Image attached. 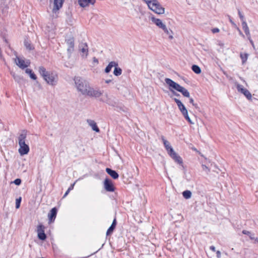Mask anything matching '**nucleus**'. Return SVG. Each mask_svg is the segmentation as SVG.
I'll use <instances>...</instances> for the list:
<instances>
[{"mask_svg": "<svg viewBox=\"0 0 258 258\" xmlns=\"http://www.w3.org/2000/svg\"><path fill=\"white\" fill-rule=\"evenodd\" d=\"M87 122L89 126L91 127L92 130L95 131L97 133H99L100 132V130L97 126V124L94 120L91 119H87Z\"/></svg>", "mask_w": 258, "mask_h": 258, "instance_id": "16", "label": "nucleus"}, {"mask_svg": "<svg viewBox=\"0 0 258 258\" xmlns=\"http://www.w3.org/2000/svg\"><path fill=\"white\" fill-rule=\"evenodd\" d=\"M25 73L26 74L29 75V76H30L31 75V74H32L33 73V72H32V70L29 69H27L25 70Z\"/></svg>", "mask_w": 258, "mask_h": 258, "instance_id": "37", "label": "nucleus"}, {"mask_svg": "<svg viewBox=\"0 0 258 258\" xmlns=\"http://www.w3.org/2000/svg\"><path fill=\"white\" fill-rule=\"evenodd\" d=\"M11 75H12L13 78L16 82H17L18 83L21 82V80H22V77H21L20 76H19L18 75H16L14 73H11Z\"/></svg>", "mask_w": 258, "mask_h": 258, "instance_id": "30", "label": "nucleus"}, {"mask_svg": "<svg viewBox=\"0 0 258 258\" xmlns=\"http://www.w3.org/2000/svg\"><path fill=\"white\" fill-rule=\"evenodd\" d=\"M180 92L184 97H189L190 95L189 92L187 91V89L184 88V87H182L180 89V91H179Z\"/></svg>", "mask_w": 258, "mask_h": 258, "instance_id": "25", "label": "nucleus"}, {"mask_svg": "<svg viewBox=\"0 0 258 258\" xmlns=\"http://www.w3.org/2000/svg\"><path fill=\"white\" fill-rule=\"evenodd\" d=\"M27 134L25 131H23L18 137V143L19 149V153L21 155L27 154L30 150L29 146L26 144Z\"/></svg>", "mask_w": 258, "mask_h": 258, "instance_id": "4", "label": "nucleus"}, {"mask_svg": "<svg viewBox=\"0 0 258 258\" xmlns=\"http://www.w3.org/2000/svg\"><path fill=\"white\" fill-rule=\"evenodd\" d=\"M161 139L169 156L177 164L182 165L183 161L181 157L174 151L169 142L163 136L161 137Z\"/></svg>", "mask_w": 258, "mask_h": 258, "instance_id": "3", "label": "nucleus"}, {"mask_svg": "<svg viewBox=\"0 0 258 258\" xmlns=\"http://www.w3.org/2000/svg\"><path fill=\"white\" fill-rule=\"evenodd\" d=\"M183 197L186 199H188L191 197V192L190 191L186 190L182 192Z\"/></svg>", "mask_w": 258, "mask_h": 258, "instance_id": "27", "label": "nucleus"}, {"mask_svg": "<svg viewBox=\"0 0 258 258\" xmlns=\"http://www.w3.org/2000/svg\"><path fill=\"white\" fill-rule=\"evenodd\" d=\"M210 248L211 250H212L213 251H216L215 247L214 246H211Z\"/></svg>", "mask_w": 258, "mask_h": 258, "instance_id": "52", "label": "nucleus"}, {"mask_svg": "<svg viewBox=\"0 0 258 258\" xmlns=\"http://www.w3.org/2000/svg\"><path fill=\"white\" fill-rule=\"evenodd\" d=\"M25 73L26 74L29 75V76H30L31 75V74H32L33 73V72H32V70L29 69H27L25 70Z\"/></svg>", "mask_w": 258, "mask_h": 258, "instance_id": "39", "label": "nucleus"}, {"mask_svg": "<svg viewBox=\"0 0 258 258\" xmlns=\"http://www.w3.org/2000/svg\"><path fill=\"white\" fill-rule=\"evenodd\" d=\"M122 73V70L120 68L117 67V66L115 67L113 74L116 76H120Z\"/></svg>", "mask_w": 258, "mask_h": 258, "instance_id": "28", "label": "nucleus"}, {"mask_svg": "<svg viewBox=\"0 0 258 258\" xmlns=\"http://www.w3.org/2000/svg\"><path fill=\"white\" fill-rule=\"evenodd\" d=\"M94 61H96V62H98L97 59H96L95 58H94Z\"/></svg>", "mask_w": 258, "mask_h": 258, "instance_id": "59", "label": "nucleus"}, {"mask_svg": "<svg viewBox=\"0 0 258 258\" xmlns=\"http://www.w3.org/2000/svg\"><path fill=\"white\" fill-rule=\"evenodd\" d=\"M237 30H238V31L239 32V35L240 36H241L242 37H244V35H243V34L242 33L241 30L238 28H237Z\"/></svg>", "mask_w": 258, "mask_h": 258, "instance_id": "46", "label": "nucleus"}, {"mask_svg": "<svg viewBox=\"0 0 258 258\" xmlns=\"http://www.w3.org/2000/svg\"><path fill=\"white\" fill-rule=\"evenodd\" d=\"M184 118L190 124H194V122L191 120L188 115H186Z\"/></svg>", "mask_w": 258, "mask_h": 258, "instance_id": "35", "label": "nucleus"}, {"mask_svg": "<svg viewBox=\"0 0 258 258\" xmlns=\"http://www.w3.org/2000/svg\"><path fill=\"white\" fill-rule=\"evenodd\" d=\"M38 71L40 75L47 84L52 86L56 85L57 81V75L55 73L47 71L43 67H40Z\"/></svg>", "mask_w": 258, "mask_h": 258, "instance_id": "2", "label": "nucleus"}, {"mask_svg": "<svg viewBox=\"0 0 258 258\" xmlns=\"http://www.w3.org/2000/svg\"><path fill=\"white\" fill-rule=\"evenodd\" d=\"M173 100L177 104L178 107L180 111L181 112L182 111L186 110V108H185V106L183 104V103L179 100V99L177 98H174Z\"/></svg>", "mask_w": 258, "mask_h": 258, "instance_id": "20", "label": "nucleus"}, {"mask_svg": "<svg viewBox=\"0 0 258 258\" xmlns=\"http://www.w3.org/2000/svg\"><path fill=\"white\" fill-rule=\"evenodd\" d=\"M21 183V180L20 178H16L14 181H12L11 183H15L17 185H19Z\"/></svg>", "mask_w": 258, "mask_h": 258, "instance_id": "33", "label": "nucleus"}, {"mask_svg": "<svg viewBox=\"0 0 258 258\" xmlns=\"http://www.w3.org/2000/svg\"><path fill=\"white\" fill-rule=\"evenodd\" d=\"M25 46L28 50H32L33 49V46L28 41L24 42Z\"/></svg>", "mask_w": 258, "mask_h": 258, "instance_id": "31", "label": "nucleus"}, {"mask_svg": "<svg viewBox=\"0 0 258 258\" xmlns=\"http://www.w3.org/2000/svg\"><path fill=\"white\" fill-rule=\"evenodd\" d=\"M106 171L111 177H118V174L115 170L107 168H106Z\"/></svg>", "mask_w": 258, "mask_h": 258, "instance_id": "22", "label": "nucleus"}, {"mask_svg": "<svg viewBox=\"0 0 258 258\" xmlns=\"http://www.w3.org/2000/svg\"><path fill=\"white\" fill-rule=\"evenodd\" d=\"M148 5V8L157 14L164 13L165 9L162 7L157 0H143Z\"/></svg>", "mask_w": 258, "mask_h": 258, "instance_id": "5", "label": "nucleus"}, {"mask_svg": "<svg viewBox=\"0 0 258 258\" xmlns=\"http://www.w3.org/2000/svg\"><path fill=\"white\" fill-rule=\"evenodd\" d=\"M166 83L169 86V89L171 88L172 90H175L177 91H179L182 86L178 83L175 82L169 78H166L165 79Z\"/></svg>", "mask_w": 258, "mask_h": 258, "instance_id": "9", "label": "nucleus"}, {"mask_svg": "<svg viewBox=\"0 0 258 258\" xmlns=\"http://www.w3.org/2000/svg\"><path fill=\"white\" fill-rule=\"evenodd\" d=\"M104 187L105 189L108 191H113L114 190V188L112 182L108 178H106L104 181Z\"/></svg>", "mask_w": 258, "mask_h": 258, "instance_id": "15", "label": "nucleus"}, {"mask_svg": "<svg viewBox=\"0 0 258 258\" xmlns=\"http://www.w3.org/2000/svg\"><path fill=\"white\" fill-rule=\"evenodd\" d=\"M255 241L258 243V238H255Z\"/></svg>", "mask_w": 258, "mask_h": 258, "instance_id": "58", "label": "nucleus"}, {"mask_svg": "<svg viewBox=\"0 0 258 258\" xmlns=\"http://www.w3.org/2000/svg\"><path fill=\"white\" fill-rule=\"evenodd\" d=\"M79 49L82 52V56L83 57H87L88 52L87 44L86 43H82L79 45Z\"/></svg>", "mask_w": 258, "mask_h": 258, "instance_id": "14", "label": "nucleus"}, {"mask_svg": "<svg viewBox=\"0 0 258 258\" xmlns=\"http://www.w3.org/2000/svg\"><path fill=\"white\" fill-rule=\"evenodd\" d=\"M238 13L239 18L241 21V22H242L243 21H245V20L244 19V16L242 14V13H241V12L239 10H238Z\"/></svg>", "mask_w": 258, "mask_h": 258, "instance_id": "34", "label": "nucleus"}, {"mask_svg": "<svg viewBox=\"0 0 258 258\" xmlns=\"http://www.w3.org/2000/svg\"><path fill=\"white\" fill-rule=\"evenodd\" d=\"M235 85L238 92H240V93H242V94H243L248 100H251V98H252L251 94L250 92L247 89L244 88V87L242 85H241L236 82L235 83Z\"/></svg>", "mask_w": 258, "mask_h": 258, "instance_id": "7", "label": "nucleus"}, {"mask_svg": "<svg viewBox=\"0 0 258 258\" xmlns=\"http://www.w3.org/2000/svg\"><path fill=\"white\" fill-rule=\"evenodd\" d=\"M196 109H199V106L198 105V104L197 103H194L193 105H192Z\"/></svg>", "mask_w": 258, "mask_h": 258, "instance_id": "55", "label": "nucleus"}, {"mask_svg": "<svg viewBox=\"0 0 258 258\" xmlns=\"http://www.w3.org/2000/svg\"><path fill=\"white\" fill-rule=\"evenodd\" d=\"M116 219H114V220L113 221V222H112L111 225L110 226V227L109 228V229L107 231V232H106L107 235H110L113 232V231L114 230V229L116 226Z\"/></svg>", "mask_w": 258, "mask_h": 258, "instance_id": "23", "label": "nucleus"}, {"mask_svg": "<svg viewBox=\"0 0 258 258\" xmlns=\"http://www.w3.org/2000/svg\"><path fill=\"white\" fill-rule=\"evenodd\" d=\"M111 80H107L105 81V83H107V84H108L110 82H111Z\"/></svg>", "mask_w": 258, "mask_h": 258, "instance_id": "56", "label": "nucleus"}, {"mask_svg": "<svg viewBox=\"0 0 258 258\" xmlns=\"http://www.w3.org/2000/svg\"><path fill=\"white\" fill-rule=\"evenodd\" d=\"M240 79H241V80H242V81H243V82H244V80H243L241 78H240Z\"/></svg>", "mask_w": 258, "mask_h": 258, "instance_id": "60", "label": "nucleus"}, {"mask_svg": "<svg viewBox=\"0 0 258 258\" xmlns=\"http://www.w3.org/2000/svg\"><path fill=\"white\" fill-rule=\"evenodd\" d=\"M219 29L218 28H215L214 29H213L212 30V32L213 33H218L219 32Z\"/></svg>", "mask_w": 258, "mask_h": 258, "instance_id": "42", "label": "nucleus"}, {"mask_svg": "<svg viewBox=\"0 0 258 258\" xmlns=\"http://www.w3.org/2000/svg\"><path fill=\"white\" fill-rule=\"evenodd\" d=\"M242 233L243 234H245V235H249L250 234H251V232L248 231H247V230H243L242 231Z\"/></svg>", "mask_w": 258, "mask_h": 258, "instance_id": "41", "label": "nucleus"}, {"mask_svg": "<svg viewBox=\"0 0 258 258\" xmlns=\"http://www.w3.org/2000/svg\"><path fill=\"white\" fill-rule=\"evenodd\" d=\"M38 237L39 239L44 240L46 239V236L44 233V227L42 225H39L37 226V229Z\"/></svg>", "mask_w": 258, "mask_h": 258, "instance_id": "11", "label": "nucleus"}, {"mask_svg": "<svg viewBox=\"0 0 258 258\" xmlns=\"http://www.w3.org/2000/svg\"><path fill=\"white\" fill-rule=\"evenodd\" d=\"M202 168L204 170H205V171L208 170V167L205 165H203Z\"/></svg>", "mask_w": 258, "mask_h": 258, "instance_id": "51", "label": "nucleus"}, {"mask_svg": "<svg viewBox=\"0 0 258 258\" xmlns=\"http://www.w3.org/2000/svg\"><path fill=\"white\" fill-rule=\"evenodd\" d=\"M151 20L159 28L162 29L166 34L169 35V38L170 39H172L173 38V36L172 35H170V33H172V31L170 29H168L166 25L164 24L160 19L152 17H151Z\"/></svg>", "mask_w": 258, "mask_h": 258, "instance_id": "6", "label": "nucleus"}, {"mask_svg": "<svg viewBox=\"0 0 258 258\" xmlns=\"http://www.w3.org/2000/svg\"><path fill=\"white\" fill-rule=\"evenodd\" d=\"M220 45L221 46H223V44H220Z\"/></svg>", "mask_w": 258, "mask_h": 258, "instance_id": "61", "label": "nucleus"}, {"mask_svg": "<svg viewBox=\"0 0 258 258\" xmlns=\"http://www.w3.org/2000/svg\"><path fill=\"white\" fill-rule=\"evenodd\" d=\"M249 238H250V239H251V240H253V239H254V240H255V237H254V234H252V233H251V234L249 235Z\"/></svg>", "mask_w": 258, "mask_h": 258, "instance_id": "47", "label": "nucleus"}, {"mask_svg": "<svg viewBox=\"0 0 258 258\" xmlns=\"http://www.w3.org/2000/svg\"><path fill=\"white\" fill-rule=\"evenodd\" d=\"M67 44L68 46V51L70 53H72L74 50V41L73 38L69 39L67 40Z\"/></svg>", "mask_w": 258, "mask_h": 258, "instance_id": "17", "label": "nucleus"}, {"mask_svg": "<svg viewBox=\"0 0 258 258\" xmlns=\"http://www.w3.org/2000/svg\"><path fill=\"white\" fill-rule=\"evenodd\" d=\"M180 92L184 97H189L190 95L189 92L187 91V89L184 88V87H182L180 89V91H179Z\"/></svg>", "mask_w": 258, "mask_h": 258, "instance_id": "24", "label": "nucleus"}, {"mask_svg": "<svg viewBox=\"0 0 258 258\" xmlns=\"http://www.w3.org/2000/svg\"><path fill=\"white\" fill-rule=\"evenodd\" d=\"M25 73L26 74L29 75V76H30L31 75V74H32L33 73V72H32V70L29 69H27L25 70Z\"/></svg>", "mask_w": 258, "mask_h": 258, "instance_id": "38", "label": "nucleus"}, {"mask_svg": "<svg viewBox=\"0 0 258 258\" xmlns=\"http://www.w3.org/2000/svg\"><path fill=\"white\" fill-rule=\"evenodd\" d=\"M75 183H76V182H75L74 183L70 185V187H69V188H68V189H69V190H72L73 189L74 186V185H75Z\"/></svg>", "mask_w": 258, "mask_h": 258, "instance_id": "45", "label": "nucleus"}, {"mask_svg": "<svg viewBox=\"0 0 258 258\" xmlns=\"http://www.w3.org/2000/svg\"><path fill=\"white\" fill-rule=\"evenodd\" d=\"M50 27H51L52 29H53V28L54 26H53V24H51V23L50 24Z\"/></svg>", "mask_w": 258, "mask_h": 258, "instance_id": "57", "label": "nucleus"}, {"mask_svg": "<svg viewBox=\"0 0 258 258\" xmlns=\"http://www.w3.org/2000/svg\"><path fill=\"white\" fill-rule=\"evenodd\" d=\"M76 87L78 91L85 96L98 98L101 96L103 93L99 89H94L89 86V83L85 80L79 77L74 78Z\"/></svg>", "mask_w": 258, "mask_h": 258, "instance_id": "1", "label": "nucleus"}, {"mask_svg": "<svg viewBox=\"0 0 258 258\" xmlns=\"http://www.w3.org/2000/svg\"><path fill=\"white\" fill-rule=\"evenodd\" d=\"M240 56V58L242 60V63H244L247 59L248 56V54L246 53H241Z\"/></svg>", "mask_w": 258, "mask_h": 258, "instance_id": "29", "label": "nucleus"}, {"mask_svg": "<svg viewBox=\"0 0 258 258\" xmlns=\"http://www.w3.org/2000/svg\"><path fill=\"white\" fill-rule=\"evenodd\" d=\"M229 21L230 23L234 26H236V25L235 24V23L231 19L230 17H229Z\"/></svg>", "mask_w": 258, "mask_h": 258, "instance_id": "49", "label": "nucleus"}, {"mask_svg": "<svg viewBox=\"0 0 258 258\" xmlns=\"http://www.w3.org/2000/svg\"><path fill=\"white\" fill-rule=\"evenodd\" d=\"M71 190H69V189H68L67 191L66 192V193L64 194V196H63V198L66 197L68 194L70 192Z\"/></svg>", "mask_w": 258, "mask_h": 258, "instance_id": "54", "label": "nucleus"}, {"mask_svg": "<svg viewBox=\"0 0 258 258\" xmlns=\"http://www.w3.org/2000/svg\"><path fill=\"white\" fill-rule=\"evenodd\" d=\"M242 29H243L247 38H249L250 35V31L249 28L247 26V24L246 21H243L242 22Z\"/></svg>", "mask_w": 258, "mask_h": 258, "instance_id": "19", "label": "nucleus"}, {"mask_svg": "<svg viewBox=\"0 0 258 258\" xmlns=\"http://www.w3.org/2000/svg\"><path fill=\"white\" fill-rule=\"evenodd\" d=\"M30 77L32 79L34 80H36V79H37L36 76L33 72L32 74H31V75H30Z\"/></svg>", "mask_w": 258, "mask_h": 258, "instance_id": "36", "label": "nucleus"}, {"mask_svg": "<svg viewBox=\"0 0 258 258\" xmlns=\"http://www.w3.org/2000/svg\"><path fill=\"white\" fill-rule=\"evenodd\" d=\"M216 253H217V256L218 258H220L221 257V252H220V251L218 250V251H217Z\"/></svg>", "mask_w": 258, "mask_h": 258, "instance_id": "48", "label": "nucleus"}, {"mask_svg": "<svg viewBox=\"0 0 258 258\" xmlns=\"http://www.w3.org/2000/svg\"><path fill=\"white\" fill-rule=\"evenodd\" d=\"M170 91L173 93V94L176 96H179L180 95L176 92H175L173 90H172L171 88H170Z\"/></svg>", "mask_w": 258, "mask_h": 258, "instance_id": "43", "label": "nucleus"}, {"mask_svg": "<svg viewBox=\"0 0 258 258\" xmlns=\"http://www.w3.org/2000/svg\"><path fill=\"white\" fill-rule=\"evenodd\" d=\"M166 83L169 86V89L171 88L172 90H175L177 91H179L182 86L178 83L175 82L169 78H166L165 79Z\"/></svg>", "mask_w": 258, "mask_h": 258, "instance_id": "8", "label": "nucleus"}, {"mask_svg": "<svg viewBox=\"0 0 258 258\" xmlns=\"http://www.w3.org/2000/svg\"><path fill=\"white\" fill-rule=\"evenodd\" d=\"M181 113L184 117H185L186 115H188V112H187V109L182 111Z\"/></svg>", "mask_w": 258, "mask_h": 258, "instance_id": "44", "label": "nucleus"}, {"mask_svg": "<svg viewBox=\"0 0 258 258\" xmlns=\"http://www.w3.org/2000/svg\"><path fill=\"white\" fill-rule=\"evenodd\" d=\"M96 0H78V4L80 7L85 8L89 6L90 5H94Z\"/></svg>", "mask_w": 258, "mask_h": 258, "instance_id": "13", "label": "nucleus"}, {"mask_svg": "<svg viewBox=\"0 0 258 258\" xmlns=\"http://www.w3.org/2000/svg\"><path fill=\"white\" fill-rule=\"evenodd\" d=\"M21 202V197H19L18 199H17L16 200V209H19L20 206V204Z\"/></svg>", "mask_w": 258, "mask_h": 258, "instance_id": "32", "label": "nucleus"}, {"mask_svg": "<svg viewBox=\"0 0 258 258\" xmlns=\"http://www.w3.org/2000/svg\"><path fill=\"white\" fill-rule=\"evenodd\" d=\"M189 103H191L192 105H193L195 103L194 100L192 98H189Z\"/></svg>", "mask_w": 258, "mask_h": 258, "instance_id": "50", "label": "nucleus"}, {"mask_svg": "<svg viewBox=\"0 0 258 258\" xmlns=\"http://www.w3.org/2000/svg\"><path fill=\"white\" fill-rule=\"evenodd\" d=\"M118 64L117 62L115 61H111L109 63L108 66L106 67V68L105 69V72L106 73H108L110 72L111 69L113 67L117 66Z\"/></svg>", "mask_w": 258, "mask_h": 258, "instance_id": "21", "label": "nucleus"}, {"mask_svg": "<svg viewBox=\"0 0 258 258\" xmlns=\"http://www.w3.org/2000/svg\"><path fill=\"white\" fill-rule=\"evenodd\" d=\"M191 69L197 74H199L201 73V68L197 65L194 64L191 67Z\"/></svg>", "mask_w": 258, "mask_h": 258, "instance_id": "26", "label": "nucleus"}, {"mask_svg": "<svg viewBox=\"0 0 258 258\" xmlns=\"http://www.w3.org/2000/svg\"><path fill=\"white\" fill-rule=\"evenodd\" d=\"M71 190H69V189H68L67 191L66 192V193L64 194V196H63V198L66 197L68 194L70 192Z\"/></svg>", "mask_w": 258, "mask_h": 258, "instance_id": "53", "label": "nucleus"}, {"mask_svg": "<svg viewBox=\"0 0 258 258\" xmlns=\"http://www.w3.org/2000/svg\"><path fill=\"white\" fill-rule=\"evenodd\" d=\"M247 39L249 41V42H250V44H251V45L252 46L253 48H255V46H254L253 41H252V40L251 38V36H250L249 38H247Z\"/></svg>", "mask_w": 258, "mask_h": 258, "instance_id": "40", "label": "nucleus"}, {"mask_svg": "<svg viewBox=\"0 0 258 258\" xmlns=\"http://www.w3.org/2000/svg\"><path fill=\"white\" fill-rule=\"evenodd\" d=\"M64 0H54L53 8L52 9L53 14H56L58 10L62 7Z\"/></svg>", "mask_w": 258, "mask_h": 258, "instance_id": "12", "label": "nucleus"}, {"mask_svg": "<svg viewBox=\"0 0 258 258\" xmlns=\"http://www.w3.org/2000/svg\"><path fill=\"white\" fill-rule=\"evenodd\" d=\"M57 213V210L55 208H52L48 214L49 220L50 222L54 221Z\"/></svg>", "mask_w": 258, "mask_h": 258, "instance_id": "18", "label": "nucleus"}, {"mask_svg": "<svg viewBox=\"0 0 258 258\" xmlns=\"http://www.w3.org/2000/svg\"><path fill=\"white\" fill-rule=\"evenodd\" d=\"M15 61L16 64L22 69L26 68L30 64V62L29 61V60L25 61L23 59L21 58L18 56H16Z\"/></svg>", "mask_w": 258, "mask_h": 258, "instance_id": "10", "label": "nucleus"}]
</instances>
